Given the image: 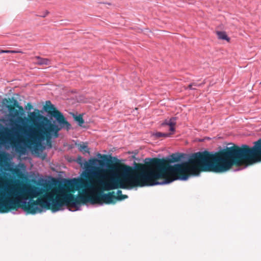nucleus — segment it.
<instances>
[{
	"label": "nucleus",
	"mask_w": 261,
	"mask_h": 261,
	"mask_svg": "<svg viewBox=\"0 0 261 261\" xmlns=\"http://www.w3.org/2000/svg\"><path fill=\"white\" fill-rule=\"evenodd\" d=\"M244 161L253 164L250 147L246 144L240 147L233 144L217 152L198 151L189 154L187 162L168 165V170L164 177L158 180L157 185L187 180L190 175L198 176L200 171L225 172L233 165L241 166Z\"/></svg>",
	"instance_id": "nucleus-1"
},
{
	"label": "nucleus",
	"mask_w": 261,
	"mask_h": 261,
	"mask_svg": "<svg viewBox=\"0 0 261 261\" xmlns=\"http://www.w3.org/2000/svg\"><path fill=\"white\" fill-rule=\"evenodd\" d=\"M104 191L100 187L92 196H88L85 193L75 196L68 192L57 195L55 198L51 196H46L39 197L36 201L30 198L29 201H27V198H23L19 200L5 197V213L11 210H17L19 208H21L28 214L33 215L38 212L41 213L43 208L51 209L53 212H56L62 210L63 206H70L78 211L82 204H85L88 202L92 204L102 205L103 203L109 204L115 203L113 201L114 199L121 201L128 198L126 195L116 196L114 195V192L104 193Z\"/></svg>",
	"instance_id": "nucleus-2"
},
{
	"label": "nucleus",
	"mask_w": 261,
	"mask_h": 261,
	"mask_svg": "<svg viewBox=\"0 0 261 261\" xmlns=\"http://www.w3.org/2000/svg\"><path fill=\"white\" fill-rule=\"evenodd\" d=\"M151 159H145L146 167L143 169L135 162L134 167L126 164L119 166V172L124 176V179L128 181L129 188L157 185L159 178L156 169L150 165Z\"/></svg>",
	"instance_id": "nucleus-3"
},
{
	"label": "nucleus",
	"mask_w": 261,
	"mask_h": 261,
	"mask_svg": "<svg viewBox=\"0 0 261 261\" xmlns=\"http://www.w3.org/2000/svg\"><path fill=\"white\" fill-rule=\"evenodd\" d=\"M102 160L93 158L89 160V164L86 163L87 171L82 173V178H73L72 179H63V182L71 188L80 190L82 188H87L91 186L92 178L97 172L105 169L112 170L114 169V163H118L119 160L116 157L103 155Z\"/></svg>",
	"instance_id": "nucleus-4"
},
{
	"label": "nucleus",
	"mask_w": 261,
	"mask_h": 261,
	"mask_svg": "<svg viewBox=\"0 0 261 261\" xmlns=\"http://www.w3.org/2000/svg\"><path fill=\"white\" fill-rule=\"evenodd\" d=\"M29 117L33 123H37L40 134V140L43 141L46 138L47 143L50 142L53 137V132H57L59 128L55 121H52L50 119L35 112H30Z\"/></svg>",
	"instance_id": "nucleus-5"
},
{
	"label": "nucleus",
	"mask_w": 261,
	"mask_h": 261,
	"mask_svg": "<svg viewBox=\"0 0 261 261\" xmlns=\"http://www.w3.org/2000/svg\"><path fill=\"white\" fill-rule=\"evenodd\" d=\"M44 110L47 113L48 116L52 121H55L56 125L58 127L57 132H53V137L57 138L59 137V132L63 128L66 129L67 131L71 129V125L68 122L63 113L57 110L54 105L50 101H46L45 105L43 107Z\"/></svg>",
	"instance_id": "nucleus-6"
},
{
	"label": "nucleus",
	"mask_w": 261,
	"mask_h": 261,
	"mask_svg": "<svg viewBox=\"0 0 261 261\" xmlns=\"http://www.w3.org/2000/svg\"><path fill=\"white\" fill-rule=\"evenodd\" d=\"M186 155L185 153H172L166 158H152L150 160V165L156 169L158 178L161 179V178L165 176L166 171L168 170V165L172 166V163L180 161Z\"/></svg>",
	"instance_id": "nucleus-7"
},
{
	"label": "nucleus",
	"mask_w": 261,
	"mask_h": 261,
	"mask_svg": "<svg viewBox=\"0 0 261 261\" xmlns=\"http://www.w3.org/2000/svg\"><path fill=\"white\" fill-rule=\"evenodd\" d=\"M98 184L103 190L106 191H110L118 188L123 189H132L129 188L128 181L124 179L123 176L120 175V172H119V176L118 177H111L106 180H99Z\"/></svg>",
	"instance_id": "nucleus-8"
},
{
	"label": "nucleus",
	"mask_w": 261,
	"mask_h": 261,
	"mask_svg": "<svg viewBox=\"0 0 261 261\" xmlns=\"http://www.w3.org/2000/svg\"><path fill=\"white\" fill-rule=\"evenodd\" d=\"M250 150L253 159V163H255L261 162V138L254 142Z\"/></svg>",
	"instance_id": "nucleus-9"
},
{
	"label": "nucleus",
	"mask_w": 261,
	"mask_h": 261,
	"mask_svg": "<svg viewBox=\"0 0 261 261\" xmlns=\"http://www.w3.org/2000/svg\"><path fill=\"white\" fill-rule=\"evenodd\" d=\"M33 59L35 61L34 63L38 65H48L50 64V60L47 58H43L40 56H35Z\"/></svg>",
	"instance_id": "nucleus-10"
},
{
	"label": "nucleus",
	"mask_w": 261,
	"mask_h": 261,
	"mask_svg": "<svg viewBox=\"0 0 261 261\" xmlns=\"http://www.w3.org/2000/svg\"><path fill=\"white\" fill-rule=\"evenodd\" d=\"M177 119V117H171L170 119H166L162 123V125H169L170 126L169 130L171 132L175 131V125L176 124V120Z\"/></svg>",
	"instance_id": "nucleus-11"
},
{
	"label": "nucleus",
	"mask_w": 261,
	"mask_h": 261,
	"mask_svg": "<svg viewBox=\"0 0 261 261\" xmlns=\"http://www.w3.org/2000/svg\"><path fill=\"white\" fill-rule=\"evenodd\" d=\"M10 113L14 112L15 114L17 116H24V111L23 108L22 106H19L18 108L19 111H17L15 110L14 108L12 106L8 107Z\"/></svg>",
	"instance_id": "nucleus-12"
},
{
	"label": "nucleus",
	"mask_w": 261,
	"mask_h": 261,
	"mask_svg": "<svg viewBox=\"0 0 261 261\" xmlns=\"http://www.w3.org/2000/svg\"><path fill=\"white\" fill-rule=\"evenodd\" d=\"M83 114H80L79 115H75L73 114V117L74 120L80 126L85 127V126H83V124L84 123V120L83 118Z\"/></svg>",
	"instance_id": "nucleus-13"
},
{
	"label": "nucleus",
	"mask_w": 261,
	"mask_h": 261,
	"mask_svg": "<svg viewBox=\"0 0 261 261\" xmlns=\"http://www.w3.org/2000/svg\"><path fill=\"white\" fill-rule=\"evenodd\" d=\"M217 34L219 39L221 40H225L229 41L230 38L227 36V34L225 32L218 31Z\"/></svg>",
	"instance_id": "nucleus-14"
},
{
	"label": "nucleus",
	"mask_w": 261,
	"mask_h": 261,
	"mask_svg": "<svg viewBox=\"0 0 261 261\" xmlns=\"http://www.w3.org/2000/svg\"><path fill=\"white\" fill-rule=\"evenodd\" d=\"M79 149L80 151L82 152L84 154L86 153H90L89 149L86 144H80L78 146Z\"/></svg>",
	"instance_id": "nucleus-15"
},
{
	"label": "nucleus",
	"mask_w": 261,
	"mask_h": 261,
	"mask_svg": "<svg viewBox=\"0 0 261 261\" xmlns=\"http://www.w3.org/2000/svg\"><path fill=\"white\" fill-rule=\"evenodd\" d=\"M171 135V133H162V132H156L154 134V136L157 138H159L161 137H170Z\"/></svg>",
	"instance_id": "nucleus-16"
},
{
	"label": "nucleus",
	"mask_w": 261,
	"mask_h": 261,
	"mask_svg": "<svg viewBox=\"0 0 261 261\" xmlns=\"http://www.w3.org/2000/svg\"><path fill=\"white\" fill-rule=\"evenodd\" d=\"M76 162L79 164L81 165V166H83V165H84V166H85V168H86V171H87V168L86 167V165H85V163H87V162L81 156H79L76 160ZM88 163V162H87ZM88 164H89V162L88 163Z\"/></svg>",
	"instance_id": "nucleus-17"
},
{
	"label": "nucleus",
	"mask_w": 261,
	"mask_h": 261,
	"mask_svg": "<svg viewBox=\"0 0 261 261\" xmlns=\"http://www.w3.org/2000/svg\"><path fill=\"white\" fill-rule=\"evenodd\" d=\"M3 53H22V51L21 50H0V54H3Z\"/></svg>",
	"instance_id": "nucleus-18"
},
{
	"label": "nucleus",
	"mask_w": 261,
	"mask_h": 261,
	"mask_svg": "<svg viewBox=\"0 0 261 261\" xmlns=\"http://www.w3.org/2000/svg\"><path fill=\"white\" fill-rule=\"evenodd\" d=\"M49 12L48 11L46 10L45 11L43 12L42 14H41L40 15H38V16L41 17H45L49 14Z\"/></svg>",
	"instance_id": "nucleus-19"
},
{
	"label": "nucleus",
	"mask_w": 261,
	"mask_h": 261,
	"mask_svg": "<svg viewBox=\"0 0 261 261\" xmlns=\"http://www.w3.org/2000/svg\"><path fill=\"white\" fill-rule=\"evenodd\" d=\"M204 84H205L204 82H203L201 84H197V83H195V82L192 83V86H195V87H201L202 85H203Z\"/></svg>",
	"instance_id": "nucleus-20"
},
{
	"label": "nucleus",
	"mask_w": 261,
	"mask_h": 261,
	"mask_svg": "<svg viewBox=\"0 0 261 261\" xmlns=\"http://www.w3.org/2000/svg\"><path fill=\"white\" fill-rule=\"evenodd\" d=\"M33 108V106L31 103H28L27 106L25 107V109L28 110H31Z\"/></svg>",
	"instance_id": "nucleus-21"
},
{
	"label": "nucleus",
	"mask_w": 261,
	"mask_h": 261,
	"mask_svg": "<svg viewBox=\"0 0 261 261\" xmlns=\"http://www.w3.org/2000/svg\"><path fill=\"white\" fill-rule=\"evenodd\" d=\"M13 105H14V107H16L17 108L19 107V106H20L18 104V102L17 101V100H16V99H13Z\"/></svg>",
	"instance_id": "nucleus-22"
},
{
	"label": "nucleus",
	"mask_w": 261,
	"mask_h": 261,
	"mask_svg": "<svg viewBox=\"0 0 261 261\" xmlns=\"http://www.w3.org/2000/svg\"><path fill=\"white\" fill-rule=\"evenodd\" d=\"M7 194L9 195H13L16 196V195H18V192L16 190H14V191H11L10 193H7Z\"/></svg>",
	"instance_id": "nucleus-23"
},
{
	"label": "nucleus",
	"mask_w": 261,
	"mask_h": 261,
	"mask_svg": "<svg viewBox=\"0 0 261 261\" xmlns=\"http://www.w3.org/2000/svg\"><path fill=\"white\" fill-rule=\"evenodd\" d=\"M187 89H189L190 90H195L196 89L195 88H193V86L192 85V83L188 85V88Z\"/></svg>",
	"instance_id": "nucleus-24"
},
{
	"label": "nucleus",
	"mask_w": 261,
	"mask_h": 261,
	"mask_svg": "<svg viewBox=\"0 0 261 261\" xmlns=\"http://www.w3.org/2000/svg\"><path fill=\"white\" fill-rule=\"evenodd\" d=\"M116 193L118 195L117 196H121V195H122V191L120 190H117Z\"/></svg>",
	"instance_id": "nucleus-25"
},
{
	"label": "nucleus",
	"mask_w": 261,
	"mask_h": 261,
	"mask_svg": "<svg viewBox=\"0 0 261 261\" xmlns=\"http://www.w3.org/2000/svg\"><path fill=\"white\" fill-rule=\"evenodd\" d=\"M103 4H105V3H103ZM106 4H108L109 5H111V4L110 3H106Z\"/></svg>",
	"instance_id": "nucleus-26"
},
{
	"label": "nucleus",
	"mask_w": 261,
	"mask_h": 261,
	"mask_svg": "<svg viewBox=\"0 0 261 261\" xmlns=\"http://www.w3.org/2000/svg\"><path fill=\"white\" fill-rule=\"evenodd\" d=\"M38 146H36V147H35V149H38Z\"/></svg>",
	"instance_id": "nucleus-27"
},
{
	"label": "nucleus",
	"mask_w": 261,
	"mask_h": 261,
	"mask_svg": "<svg viewBox=\"0 0 261 261\" xmlns=\"http://www.w3.org/2000/svg\"><path fill=\"white\" fill-rule=\"evenodd\" d=\"M50 147L51 146V143H50L48 145Z\"/></svg>",
	"instance_id": "nucleus-28"
}]
</instances>
